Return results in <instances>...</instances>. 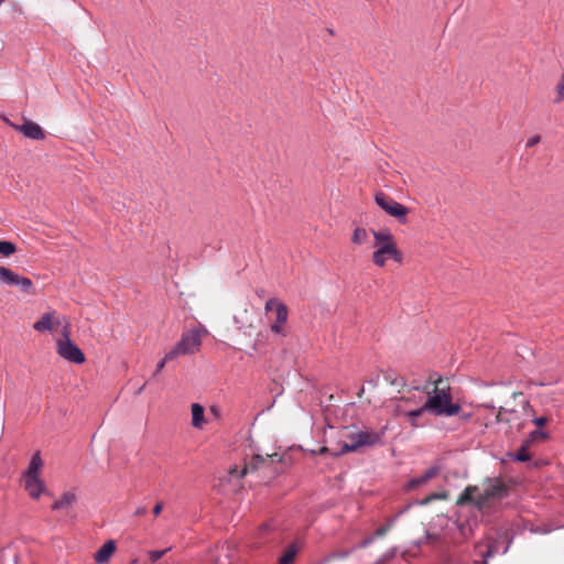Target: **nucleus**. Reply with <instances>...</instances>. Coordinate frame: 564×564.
Segmentation results:
<instances>
[{
	"mask_svg": "<svg viewBox=\"0 0 564 564\" xmlns=\"http://www.w3.org/2000/svg\"><path fill=\"white\" fill-rule=\"evenodd\" d=\"M481 486V491L477 486H467L456 503H474L479 511L487 512L509 494V486L500 477L486 478Z\"/></svg>",
	"mask_w": 564,
	"mask_h": 564,
	"instance_id": "1",
	"label": "nucleus"
},
{
	"mask_svg": "<svg viewBox=\"0 0 564 564\" xmlns=\"http://www.w3.org/2000/svg\"><path fill=\"white\" fill-rule=\"evenodd\" d=\"M424 403L425 409H429V413L435 416H453L462 411V406L458 403H453L449 387L442 378L435 381L434 389L432 392H429Z\"/></svg>",
	"mask_w": 564,
	"mask_h": 564,
	"instance_id": "2",
	"label": "nucleus"
},
{
	"mask_svg": "<svg viewBox=\"0 0 564 564\" xmlns=\"http://www.w3.org/2000/svg\"><path fill=\"white\" fill-rule=\"evenodd\" d=\"M386 434V427L380 431L364 430L357 433H352L349 436L350 442L345 443L338 454H345L350 452H357L361 447H372L382 444V438Z\"/></svg>",
	"mask_w": 564,
	"mask_h": 564,
	"instance_id": "3",
	"label": "nucleus"
},
{
	"mask_svg": "<svg viewBox=\"0 0 564 564\" xmlns=\"http://www.w3.org/2000/svg\"><path fill=\"white\" fill-rule=\"evenodd\" d=\"M72 325H65L61 330V337L56 340V351L65 360L82 365L86 358L82 349L72 341Z\"/></svg>",
	"mask_w": 564,
	"mask_h": 564,
	"instance_id": "4",
	"label": "nucleus"
},
{
	"mask_svg": "<svg viewBox=\"0 0 564 564\" xmlns=\"http://www.w3.org/2000/svg\"><path fill=\"white\" fill-rule=\"evenodd\" d=\"M202 345V333L198 329L186 332L181 340L167 352V359H175L178 356L191 355L199 349Z\"/></svg>",
	"mask_w": 564,
	"mask_h": 564,
	"instance_id": "5",
	"label": "nucleus"
},
{
	"mask_svg": "<svg viewBox=\"0 0 564 564\" xmlns=\"http://www.w3.org/2000/svg\"><path fill=\"white\" fill-rule=\"evenodd\" d=\"M375 200L383 209L389 216L394 217L401 224L406 223V216L409 214V208L404 205L398 203L392 197L387 195L383 192H379L375 196Z\"/></svg>",
	"mask_w": 564,
	"mask_h": 564,
	"instance_id": "6",
	"label": "nucleus"
},
{
	"mask_svg": "<svg viewBox=\"0 0 564 564\" xmlns=\"http://www.w3.org/2000/svg\"><path fill=\"white\" fill-rule=\"evenodd\" d=\"M66 324L72 325L66 316L57 314L56 311H48L33 324V328L40 333L53 332L56 327H61L62 330Z\"/></svg>",
	"mask_w": 564,
	"mask_h": 564,
	"instance_id": "7",
	"label": "nucleus"
},
{
	"mask_svg": "<svg viewBox=\"0 0 564 564\" xmlns=\"http://www.w3.org/2000/svg\"><path fill=\"white\" fill-rule=\"evenodd\" d=\"M0 282L7 285L18 286L25 294L34 293L33 282L25 276H21L11 269L0 265Z\"/></svg>",
	"mask_w": 564,
	"mask_h": 564,
	"instance_id": "8",
	"label": "nucleus"
},
{
	"mask_svg": "<svg viewBox=\"0 0 564 564\" xmlns=\"http://www.w3.org/2000/svg\"><path fill=\"white\" fill-rule=\"evenodd\" d=\"M7 124L13 128L15 131L22 133L25 138L31 140H43L45 138L44 130L35 122L24 119L22 124H17L6 119Z\"/></svg>",
	"mask_w": 564,
	"mask_h": 564,
	"instance_id": "9",
	"label": "nucleus"
},
{
	"mask_svg": "<svg viewBox=\"0 0 564 564\" xmlns=\"http://www.w3.org/2000/svg\"><path fill=\"white\" fill-rule=\"evenodd\" d=\"M278 454L273 455H254L251 457L250 462L245 464L241 469L240 476H246L247 474H252L258 470L270 468L274 462V458H278Z\"/></svg>",
	"mask_w": 564,
	"mask_h": 564,
	"instance_id": "10",
	"label": "nucleus"
},
{
	"mask_svg": "<svg viewBox=\"0 0 564 564\" xmlns=\"http://www.w3.org/2000/svg\"><path fill=\"white\" fill-rule=\"evenodd\" d=\"M397 412L400 416H403L412 427H419L423 425L420 423V420L429 412V409H425V403L423 402L420 406L411 410L402 409V406L399 405Z\"/></svg>",
	"mask_w": 564,
	"mask_h": 564,
	"instance_id": "11",
	"label": "nucleus"
},
{
	"mask_svg": "<svg viewBox=\"0 0 564 564\" xmlns=\"http://www.w3.org/2000/svg\"><path fill=\"white\" fill-rule=\"evenodd\" d=\"M375 245L373 247L377 249L387 248L391 250L394 253H402L395 243L393 235L389 230H382V231H372Z\"/></svg>",
	"mask_w": 564,
	"mask_h": 564,
	"instance_id": "12",
	"label": "nucleus"
},
{
	"mask_svg": "<svg viewBox=\"0 0 564 564\" xmlns=\"http://www.w3.org/2000/svg\"><path fill=\"white\" fill-rule=\"evenodd\" d=\"M289 318V308L283 304H278V308L275 310V321L270 326V330L274 334L285 336V325Z\"/></svg>",
	"mask_w": 564,
	"mask_h": 564,
	"instance_id": "13",
	"label": "nucleus"
},
{
	"mask_svg": "<svg viewBox=\"0 0 564 564\" xmlns=\"http://www.w3.org/2000/svg\"><path fill=\"white\" fill-rule=\"evenodd\" d=\"M387 258H390L394 260L398 263H402L403 261V254L402 253H394L391 250L384 248L377 249L372 253V262L375 265L379 268H383L387 262Z\"/></svg>",
	"mask_w": 564,
	"mask_h": 564,
	"instance_id": "14",
	"label": "nucleus"
},
{
	"mask_svg": "<svg viewBox=\"0 0 564 564\" xmlns=\"http://www.w3.org/2000/svg\"><path fill=\"white\" fill-rule=\"evenodd\" d=\"M24 488L33 499H39L45 490V485L41 478H24Z\"/></svg>",
	"mask_w": 564,
	"mask_h": 564,
	"instance_id": "15",
	"label": "nucleus"
},
{
	"mask_svg": "<svg viewBox=\"0 0 564 564\" xmlns=\"http://www.w3.org/2000/svg\"><path fill=\"white\" fill-rule=\"evenodd\" d=\"M116 551V542L113 540L107 541L94 555L98 564H104L109 561Z\"/></svg>",
	"mask_w": 564,
	"mask_h": 564,
	"instance_id": "16",
	"label": "nucleus"
},
{
	"mask_svg": "<svg viewBox=\"0 0 564 564\" xmlns=\"http://www.w3.org/2000/svg\"><path fill=\"white\" fill-rule=\"evenodd\" d=\"M43 466V460L39 452L33 454L29 467L23 474V478H40V470Z\"/></svg>",
	"mask_w": 564,
	"mask_h": 564,
	"instance_id": "17",
	"label": "nucleus"
},
{
	"mask_svg": "<svg viewBox=\"0 0 564 564\" xmlns=\"http://www.w3.org/2000/svg\"><path fill=\"white\" fill-rule=\"evenodd\" d=\"M192 411V425L195 429L202 430L206 423L204 408L199 403H193L191 405Z\"/></svg>",
	"mask_w": 564,
	"mask_h": 564,
	"instance_id": "18",
	"label": "nucleus"
},
{
	"mask_svg": "<svg viewBox=\"0 0 564 564\" xmlns=\"http://www.w3.org/2000/svg\"><path fill=\"white\" fill-rule=\"evenodd\" d=\"M77 500L74 492L66 491L52 505L53 510H63L72 507Z\"/></svg>",
	"mask_w": 564,
	"mask_h": 564,
	"instance_id": "19",
	"label": "nucleus"
},
{
	"mask_svg": "<svg viewBox=\"0 0 564 564\" xmlns=\"http://www.w3.org/2000/svg\"><path fill=\"white\" fill-rule=\"evenodd\" d=\"M518 419L517 411L514 410H508L505 408H499L497 414H496V422L497 423H506L510 429H512V423Z\"/></svg>",
	"mask_w": 564,
	"mask_h": 564,
	"instance_id": "20",
	"label": "nucleus"
},
{
	"mask_svg": "<svg viewBox=\"0 0 564 564\" xmlns=\"http://www.w3.org/2000/svg\"><path fill=\"white\" fill-rule=\"evenodd\" d=\"M438 473H440V469L437 467H431L422 476L410 480L409 486H410V488H416L421 485H424L430 479L436 477L438 475Z\"/></svg>",
	"mask_w": 564,
	"mask_h": 564,
	"instance_id": "21",
	"label": "nucleus"
},
{
	"mask_svg": "<svg viewBox=\"0 0 564 564\" xmlns=\"http://www.w3.org/2000/svg\"><path fill=\"white\" fill-rule=\"evenodd\" d=\"M369 241V232L366 228L356 227L351 235V242L356 246H361Z\"/></svg>",
	"mask_w": 564,
	"mask_h": 564,
	"instance_id": "22",
	"label": "nucleus"
},
{
	"mask_svg": "<svg viewBox=\"0 0 564 564\" xmlns=\"http://www.w3.org/2000/svg\"><path fill=\"white\" fill-rule=\"evenodd\" d=\"M564 101V69L555 85V98L554 104H561Z\"/></svg>",
	"mask_w": 564,
	"mask_h": 564,
	"instance_id": "23",
	"label": "nucleus"
},
{
	"mask_svg": "<svg viewBox=\"0 0 564 564\" xmlns=\"http://www.w3.org/2000/svg\"><path fill=\"white\" fill-rule=\"evenodd\" d=\"M17 250L15 246L10 241H0V254L9 257Z\"/></svg>",
	"mask_w": 564,
	"mask_h": 564,
	"instance_id": "24",
	"label": "nucleus"
},
{
	"mask_svg": "<svg viewBox=\"0 0 564 564\" xmlns=\"http://www.w3.org/2000/svg\"><path fill=\"white\" fill-rule=\"evenodd\" d=\"M386 381H388L391 386H395L399 388L405 387V380L403 377H392V375L387 373L384 376Z\"/></svg>",
	"mask_w": 564,
	"mask_h": 564,
	"instance_id": "25",
	"label": "nucleus"
},
{
	"mask_svg": "<svg viewBox=\"0 0 564 564\" xmlns=\"http://www.w3.org/2000/svg\"><path fill=\"white\" fill-rule=\"evenodd\" d=\"M528 442L520 447L518 453L516 454V459L519 462H528L530 459V454L528 453Z\"/></svg>",
	"mask_w": 564,
	"mask_h": 564,
	"instance_id": "26",
	"label": "nucleus"
},
{
	"mask_svg": "<svg viewBox=\"0 0 564 564\" xmlns=\"http://www.w3.org/2000/svg\"><path fill=\"white\" fill-rule=\"evenodd\" d=\"M547 438V433L541 431V430H535L533 432L530 433V437L529 440L527 441L528 443L530 442H533V441H544Z\"/></svg>",
	"mask_w": 564,
	"mask_h": 564,
	"instance_id": "27",
	"label": "nucleus"
},
{
	"mask_svg": "<svg viewBox=\"0 0 564 564\" xmlns=\"http://www.w3.org/2000/svg\"><path fill=\"white\" fill-rule=\"evenodd\" d=\"M295 551L289 550L286 551L279 560L276 564H291L294 561Z\"/></svg>",
	"mask_w": 564,
	"mask_h": 564,
	"instance_id": "28",
	"label": "nucleus"
},
{
	"mask_svg": "<svg viewBox=\"0 0 564 564\" xmlns=\"http://www.w3.org/2000/svg\"><path fill=\"white\" fill-rule=\"evenodd\" d=\"M278 304H283V302H281L280 300L275 299V297H272V299H269L267 302H265V305H264V311L268 313L272 310H276L278 308Z\"/></svg>",
	"mask_w": 564,
	"mask_h": 564,
	"instance_id": "29",
	"label": "nucleus"
},
{
	"mask_svg": "<svg viewBox=\"0 0 564 564\" xmlns=\"http://www.w3.org/2000/svg\"><path fill=\"white\" fill-rule=\"evenodd\" d=\"M171 549H165L161 551H150L149 557L152 563H155L159 561L164 554H166Z\"/></svg>",
	"mask_w": 564,
	"mask_h": 564,
	"instance_id": "30",
	"label": "nucleus"
},
{
	"mask_svg": "<svg viewBox=\"0 0 564 564\" xmlns=\"http://www.w3.org/2000/svg\"><path fill=\"white\" fill-rule=\"evenodd\" d=\"M389 529H390V525H382V527L378 528L375 532V538L384 536L387 534V532L389 531Z\"/></svg>",
	"mask_w": 564,
	"mask_h": 564,
	"instance_id": "31",
	"label": "nucleus"
},
{
	"mask_svg": "<svg viewBox=\"0 0 564 564\" xmlns=\"http://www.w3.org/2000/svg\"><path fill=\"white\" fill-rule=\"evenodd\" d=\"M401 402H412L414 404H422L424 401H423V398L420 397L419 400H416L415 398H410V397H402L400 399Z\"/></svg>",
	"mask_w": 564,
	"mask_h": 564,
	"instance_id": "32",
	"label": "nucleus"
},
{
	"mask_svg": "<svg viewBox=\"0 0 564 564\" xmlns=\"http://www.w3.org/2000/svg\"><path fill=\"white\" fill-rule=\"evenodd\" d=\"M534 424L538 426V427H542L544 426L547 422H549V417L546 416H540V417H535L533 420Z\"/></svg>",
	"mask_w": 564,
	"mask_h": 564,
	"instance_id": "33",
	"label": "nucleus"
},
{
	"mask_svg": "<svg viewBox=\"0 0 564 564\" xmlns=\"http://www.w3.org/2000/svg\"><path fill=\"white\" fill-rule=\"evenodd\" d=\"M540 135H533L527 141V147L532 148L535 147L540 142Z\"/></svg>",
	"mask_w": 564,
	"mask_h": 564,
	"instance_id": "34",
	"label": "nucleus"
},
{
	"mask_svg": "<svg viewBox=\"0 0 564 564\" xmlns=\"http://www.w3.org/2000/svg\"><path fill=\"white\" fill-rule=\"evenodd\" d=\"M172 359H167V354L164 356V358L156 365L155 375L159 373L165 366L167 361H171Z\"/></svg>",
	"mask_w": 564,
	"mask_h": 564,
	"instance_id": "35",
	"label": "nucleus"
},
{
	"mask_svg": "<svg viewBox=\"0 0 564 564\" xmlns=\"http://www.w3.org/2000/svg\"><path fill=\"white\" fill-rule=\"evenodd\" d=\"M447 498V494L445 492H442V494H432L430 497H427V501L430 500H435V499H446Z\"/></svg>",
	"mask_w": 564,
	"mask_h": 564,
	"instance_id": "36",
	"label": "nucleus"
},
{
	"mask_svg": "<svg viewBox=\"0 0 564 564\" xmlns=\"http://www.w3.org/2000/svg\"><path fill=\"white\" fill-rule=\"evenodd\" d=\"M375 540V535L373 536H369V538H366L365 540H362L359 544L360 547H367L369 544H371Z\"/></svg>",
	"mask_w": 564,
	"mask_h": 564,
	"instance_id": "37",
	"label": "nucleus"
},
{
	"mask_svg": "<svg viewBox=\"0 0 564 564\" xmlns=\"http://www.w3.org/2000/svg\"><path fill=\"white\" fill-rule=\"evenodd\" d=\"M163 510V502H158L153 508V514L159 516Z\"/></svg>",
	"mask_w": 564,
	"mask_h": 564,
	"instance_id": "38",
	"label": "nucleus"
},
{
	"mask_svg": "<svg viewBox=\"0 0 564 564\" xmlns=\"http://www.w3.org/2000/svg\"><path fill=\"white\" fill-rule=\"evenodd\" d=\"M240 474H241V469L239 470L237 466L231 467L229 469V475H231V476H236V477L240 478L241 477Z\"/></svg>",
	"mask_w": 564,
	"mask_h": 564,
	"instance_id": "39",
	"label": "nucleus"
},
{
	"mask_svg": "<svg viewBox=\"0 0 564 564\" xmlns=\"http://www.w3.org/2000/svg\"><path fill=\"white\" fill-rule=\"evenodd\" d=\"M145 513H147V508L145 507H139V508H137V510L134 512V516L143 517Z\"/></svg>",
	"mask_w": 564,
	"mask_h": 564,
	"instance_id": "40",
	"label": "nucleus"
},
{
	"mask_svg": "<svg viewBox=\"0 0 564 564\" xmlns=\"http://www.w3.org/2000/svg\"><path fill=\"white\" fill-rule=\"evenodd\" d=\"M256 294H257L260 299H262V297H264V295H265V290H264V289L259 288V289H257V290H256Z\"/></svg>",
	"mask_w": 564,
	"mask_h": 564,
	"instance_id": "41",
	"label": "nucleus"
},
{
	"mask_svg": "<svg viewBox=\"0 0 564 564\" xmlns=\"http://www.w3.org/2000/svg\"><path fill=\"white\" fill-rule=\"evenodd\" d=\"M364 392H365V388H364V387H361V388H360V390H359V392H358V397H359V398H361V397H362V394H364Z\"/></svg>",
	"mask_w": 564,
	"mask_h": 564,
	"instance_id": "42",
	"label": "nucleus"
},
{
	"mask_svg": "<svg viewBox=\"0 0 564 564\" xmlns=\"http://www.w3.org/2000/svg\"><path fill=\"white\" fill-rule=\"evenodd\" d=\"M492 554H494V551H492L491 546H489V549H488V552H487V555H486V556H492Z\"/></svg>",
	"mask_w": 564,
	"mask_h": 564,
	"instance_id": "43",
	"label": "nucleus"
},
{
	"mask_svg": "<svg viewBox=\"0 0 564 564\" xmlns=\"http://www.w3.org/2000/svg\"><path fill=\"white\" fill-rule=\"evenodd\" d=\"M327 451H328V448H327V447H323V448L321 449V452H322V453H325V452H327Z\"/></svg>",
	"mask_w": 564,
	"mask_h": 564,
	"instance_id": "44",
	"label": "nucleus"
},
{
	"mask_svg": "<svg viewBox=\"0 0 564 564\" xmlns=\"http://www.w3.org/2000/svg\"><path fill=\"white\" fill-rule=\"evenodd\" d=\"M129 564H138L137 560L131 561Z\"/></svg>",
	"mask_w": 564,
	"mask_h": 564,
	"instance_id": "45",
	"label": "nucleus"
},
{
	"mask_svg": "<svg viewBox=\"0 0 564 564\" xmlns=\"http://www.w3.org/2000/svg\"><path fill=\"white\" fill-rule=\"evenodd\" d=\"M4 2V0H0V6Z\"/></svg>",
	"mask_w": 564,
	"mask_h": 564,
	"instance_id": "46",
	"label": "nucleus"
}]
</instances>
